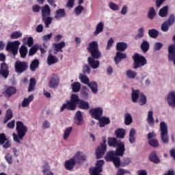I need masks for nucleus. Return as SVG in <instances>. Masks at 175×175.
Segmentation results:
<instances>
[{
    "mask_svg": "<svg viewBox=\"0 0 175 175\" xmlns=\"http://www.w3.org/2000/svg\"><path fill=\"white\" fill-rule=\"evenodd\" d=\"M108 146L110 147H117L116 151L108 152L105 157L107 162H113L116 167H120L121 160L118 157H124L125 152V144L120 141H117L114 137L108 138Z\"/></svg>",
    "mask_w": 175,
    "mask_h": 175,
    "instance_id": "f257e3e1",
    "label": "nucleus"
},
{
    "mask_svg": "<svg viewBox=\"0 0 175 175\" xmlns=\"http://www.w3.org/2000/svg\"><path fill=\"white\" fill-rule=\"evenodd\" d=\"M16 129L18 135L16 133L12 134L13 140L20 144L21 140L24 139L25 135H27V132H28V127H27L23 122L18 121L16 122Z\"/></svg>",
    "mask_w": 175,
    "mask_h": 175,
    "instance_id": "f03ea898",
    "label": "nucleus"
},
{
    "mask_svg": "<svg viewBox=\"0 0 175 175\" xmlns=\"http://www.w3.org/2000/svg\"><path fill=\"white\" fill-rule=\"evenodd\" d=\"M160 136L161 140L164 144L169 143V131H167V124L165 121L160 122Z\"/></svg>",
    "mask_w": 175,
    "mask_h": 175,
    "instance_id": "7ed1b4c3",
    "label": "nucleus"
},
{
    "mask_svg": "<svg viewBox=\"0 0 175 175\" xmlns=\"http://www.w3.org/2000/svg\"><path fill=\"white\" fill-rule=\"evenodd\" d=\"M133 59L134 61V69L142 68V66H144L147 64V59H146L144 56L139 53L134 54Z\"/></svg>",
    "mask_w": 175,
    "mask_h": 175,
    "instance_id": "20e7f679",
    "label": "nucleus"
},
{
    "mask_svg": "<svg viewBox=\"0 0 175 175\" xmlns=\"http://www.w3.org/2000/svg\"><path fill=\"white\" fill-rule=\"evenodd\" d=\"M20 44H21V42H20V41L18 40L10 42L7 44L5 49L7 51H10V53H12L13 55H17V53H18V47H20Z\"/></svg>",
    "mask_w": 175,
    "mask_h": 175,
    "instance_id": "39448f33",
    "label": "nucleus"
},
{
    "mask_svg": "<svg viewBox=\"0 0 175 175\" xmlns=\"http://www.w3.org/2000/svg\"><path fill=\"white\" fill-rule=\"evenodd\" d=\"M106 148H107V145H106V139H103V143H101L100 146L96 150V157L97 159H100V158L105 155Z\"/></svg>",
    "mask_w": 175,
    "mask_h": 175,
    "instance_id": "423d86ee",
    "label": "nucleus"
},
{
    "mask_svg": "<svg viewBox=\"0 0 175 175\" xmlns=\"http://www.w3.org/2000/svg\"><path fill=\"white\" fill-rule=\"evenodd\" d=\"M28 69V64L25 62L16 61L15 63V70L16 73H23Z\"/></svg>",
    "mask_w": 175,
    "mask_h": 175,
    "instance_id": "0eeeda50",
    "label": "nucleus"
},
{
    "mask_svg": "<svg viewBox=\"0 0 175 175\" xmlns=\"http://www.w3.org/2000/svg\"><path fill=\"white\" fill-rule=\"evenodd\" d=\"M89 113L93 118H95V120H98L100 118V117H102V114H103V108H102V107L93 108L90 109Z\"/></svg>",
    "mask_w": 175,
    "mask_h": 175,
    "instance_id": "6e6552de",
    "label": "nucleus"
},
{
    "mask_svg": "<svg viewBox=\"0 0 175 175\" xmlns=\"http://www.w3.org/2000/svg\"><path fill=\"white\" fill-rule=\"evenodd\" d=\"M168 61L175 65V44H171L168 46Z\"/></svg>",
    "mask_w": 175,
    "mask_h": 175,
    "instance_id": "1a4fd4ad",
    "label": "nucleus"
},
{
    "mask_svg": "<svg viewBox=\"0 0 175 175\" xmlns=\"http://www.w3.org/2000/svg\"><path fill=\"white\" fill-rule=\"evenodd\" d=\"M165 100L167 101V103L169 105V106L171 107H175V92L171 91L168 92L165 96Z\"/></svg>",
    "mask_w": 175,
    "mask_h": 175,
    "instance_id": "9d476101",
    "label": "nucleus"
},
{
    "mask_svg": "<svg viewBox=\"0 0 175 175\" xmlns=\"http://www.w3.org/2000/svg\"><path fill=\"white\" fill-rule=\"evenodd\" d=\"M72 159H74L75 163H81V162L87 161V156L82 152H77Z\"/></svg>",
    "mask_w": 175,
    "mask_h": 175,
    "instance_id": "9b49d317",
    "label": "nucleus"
},
{
    "mask_svg": "<svg viewBox=\"0 0 175 175\" xmlns=\"http://www.w3.org/2000/svg\"><path fill=\"white\" fill-rule=\"evenodd\" d=\"M50 88H55L59 84V77L57 75H53L49 80Z\"/></svg>",
    "mask_w": 175,
    "mask_h": 175,
    "instance_id": "f8f14e48",
    "label": "nucleus"
},
{
    "mask_svg": "<svg viewBox=\"0 0 175 175\" xmlns=\"http://www.w3.org/2000/svg\"><path fill=\"white\" fill-rule=\"evenodd\" d=\"M66 17V11L64 8H59L55 10L54 18L55 20H61V18H65Z\"/></svg>",
    "mask_w": 175,
    "mask_h": 175,
    "instance_id": "ddd939ff",
    "label": "nucleus"
},
{
    "mask_svg": "<svg viewBox=\"0 0 175 175\" xmlns=\"http://www.w3.org/2000/svg\"><path fill=\"white\" fill-rule=\"evenodd\" d=\"M105 29V23L100 21L98 22L96 27H95V30L93 32V35L94 36H98L100 33H102L103 32V30Z\"/></svg>",
    "mask_w": 175,
    "mask_h": 175,
    "instance_id": "4468645a",
    "label": "nucleus"
},
{
    "mask_svg": "<svg viewBox=\"0 0 175 175\" xmlns=\"http://www.w3.org/2000/svg\"><path fill=\"white\" fill-rule=\"evenodd\" d=\"M0 144L3 146L4 148H9L12 146L10 141L6 139V135L4 133L0 134Z\"/></svg>",
    "mask_w": 175,
    "mask_h": 175,
    "instance_id": "2eb2a0df",
    "label": "nucleus"
},
{
    "mask_svg": "<svg viewBox=\"0 0 175 175\" xmlns=\"http://www.w3.org/2000/svg\"><path fill=\"white\" fill-rule=\"evenodd\" d=\"M88 62L89 64V66H90L92 69H98V68H99V65H100L99 60L91 57L88 58Z\"/></svg>",
    "mask_w": 175,
    "mask_h": 175,
    "instance_id": "dca6fc26",
    "label": "nucleus"
},
{
    "mask_svg": "<svg viewBox=\"0 0 175 175\" xmlns=\"http://www.w3.org/2000/svg\"><path fill=\"white\" fill-rule=\"evenodd\" d=\"M74 121L75 124L79 126H81L83 124H84V120L83 119V113L81 111H78L76 112Z\"/></svg>",
    "mask_w": 175,
    "mask_h": 175,
    "instance_id": "f3484780",
    "label": "nucleus"
},
{
    "mask_svg": "<svg viewBox=\"0 0 175 175\" xmlns=\"http://www.w3.org/2000/svg\"><path fill=\"white\" fill-rule=\"evenodd\" d=\"M53 46L55 49V54L57 53H62V49H64L66 46V43L64 41H61L59 43H54Z\"/></svg>",
    "mask_w": 175,
    "mask_h": 175,
    "instance_id": "a211bd4d",
    "label": "nucleus"
},
{
    "mask_svg": "<svg viewBox=\"0 0 175 175\" xmlns=\"http://www.w3.org/2000/svg\"><path fill=\"white\" fill-rule=\"evenodd\" d=\"M80 99H79V96L76 94H72L70 97V101H69V104L71 107L75 110L76 109V106L79 105V102H80Z\"/></svg>",
    "mask_w": 175,
    "mask_h": 175,
    "instance_id": "6ab92c4d",
    "label": "nucleus"
},
{
    "mask_svg": "<svg viewBox=\"0 0 175 175\" xmlns=\"http://www.w3.org/2000/svg\"><path fill=\"white\" fill-rule=\"evenodd\" d=\"M41 14L42 17H47L51 15V8L49 4H46L41 8Z\"/></svg>",
    "mask_w": 175,
    "mask_h": 175,
    "instance_id": "aec40b11",
    "label": "nucleus"
},
{
    "mask_svg": "<svg viewBox=\"0 0 175 175\" xmlns=\"http://www.w3.org/2000/svg\"><path fill=\"white\" fill-rule=\"evenodd\" d=\"M146 122L148 124L149 126H154L155 125V120L154 119V111H148Z\"/></svg>",
    "mask_w": 175,
    "mask_h": 175,
    "instance_id": "412c9836",
    "label": "nucleus"
},
{
    "mask_svg": "<svg viewBox=\"0 0 175 175\" xmlns=\"http://www.w3.org/2000/svg\"><path fill=\"white\" fill-rule=\"evenodd\" d=\"M0 75H2L4 79H8V76H9V70L7 64L2 63L1 64Z\"/></svg>",
    "mask_w": 175,
    "mask_h": 175,
    "instance_id": "4be33fe9",
    "label": "nucleus"
},
{
    "mask_svg": "<svg viewBox=\"0 0 175 175\" xmlns=\"http://www.w3.org/2000/svg\"><path fill=\"white\" fill-rule=\"evenodd\" d=\"M140 95H142V93H140V90H133L131 92L132 102H133V103H136V102L139 100V98H140Z\"/></svg>",
    "mask_w": 175,
    "mask_h": 175,
    "instance_id": "5701e85b",
    "label": "nucleus"
},
{
    "mask_svg": "<svg viewBox=\"0 0 175 175\" xmlns=\"http://www.w3.org/2000/svg\"><path fill=\"white\" fill-rule=\"evenodd\" d=\"M75 165H76V162L75 161L73 157L66 160L64 163V166L67 170H72V169L75 167Z\"/></svg>",
    "mask_w": 175,
    "mask_h": 175,
    "instance_id": "b1692460",
    "label": "nucleus"
},
{
    "mask_svg": "<svg viewBox=\"0 0 175 175\" xmlns=\"http://www.w3.org/2000/svg\"><path fill=\"white\" fill-rule=\"evenodd\" d=\"M98 49L99 44H98V42L92 41L90 43H89L87 50L88 53H91L92 51H94L95 50H98Z\"/></svg>",
    "mask_w": 175,
    "mask_h": 175,
    "instance_id": "393cba45",
    "label": "nucleus"
},
{
    "mask_svg": "<svg viewBox=\"0 0 175 175\" xmlns=\"http://www.w3.org/2000/svg\"><path fill=\"white\" fill-rule=\"evenodd\" d=\"M97 120H98V125L100 128H104L105 125L110 124V119L107 117H100Z\"/></svg>",
    "mask_w": 175,
    "mask_h": 175,
    "instance_id": "a878e982",
    "label": "nucleus"
},
{
    "mask_svg": "<svg viewBox=\"0 0 175 175\" xmlns=\"http://www.w3.org/2000/svg\"><path fill=\"white\" fill-rule=\"evenodd\" d=\"M126 58V54L122 53L121 52H117L116 53V56L114 57V61L116 65L118 64H120L121 62L122 59H125Z\"/></svg>",
    "mask_w": 175,
    "mask_h": 175,
    "instance_id": "bb28decb",
    "label": "nucleus"
},
{
    "mask_svg": "<svg viewBox=\"0 0 175 175\" xmlns=\"http://www.w3.org/2000/svg\"><path fill=\"white\" fill-rule=\"evenodd\" d=\"M46 62L48 65L51 66V65H54V64H57V62H58V58L52 54H49L47 57Z\"/></svg>",
    "mask_w": 175,
    "mask_h": 175,
    "instance_id": "cd10ccee",
    "label": "nucleus"
},
{
    "mask_svg": "<svg viewBox=\"0 0 175 175\" xmlns=\"http://www.w3.org/2000/svg\"><path fill=\"white\" fill-rule=\"evenodd\" d=\"M136 76H137V72L135 70L129 69L126 71V77L130 79V80H135Z\"/></svg>",
    "mask_w": 175,
    "mask_h": 175,
    "instance_id": "c85d7f7f",
    "label": "nucleus"
},
{
    "mask_svg": "<svg viewBox=\"0 0 175 175\" xmlns=\"http://www.w3.org/2000/svg\"><path fill=\"white\" fill-rule=\"evenodd\" d=\"M33 100V95H30L27 98L23 99L22 102V107H28L29 103Z\"/></svg>",
    "mask_w": 175,
    "mask_h": 175,
    "instance_id": "c756f323",
    "label": "nucleus"
},
{
    "mask_svg": "<svg viewBox=\"0 0 175 175\" xmlns=\"http://www.w3.org/2000/svg\"><path fill=\"white\" fill-rule=\"evenodd\" d=\"M78 106L79 109H82V110H88L90 109V103L83 100L79 101Z\"/></svg>",
    "mask_w": 175,
    "mask_h": 175,
    "instance_id": "7c9ffc66",
    "label": "nucleus"
},
{
    "mask_svg": "<svg viewBox=\"0 0 175 175\" xmlns=\"http://www.w3.org/2000/svg\"><path fill=\"white\" fill-rule=\"evenodd\" d=\"M93 94H98V83L95 81L89 82L88 85Z\"/></svg>",
    "mask_w": 175,
    "mask_h": 175,
    "instance_id": "2f4dec72",
    "label": "nucleus"
},
{
    "mask_svg": "<svg viewBox=\"0 0 175 175\" xmlns=\"http://www.w3.org/2000/svg\"><path fill=\"white\" fill-rule=\"evenodd\" d=\"M89 53L91 54L92 58H94L95 59H99V58H102V52L99 51V49Z\"/></svg>",
    "mask_w": 175,
    "mask_h": 175,
    "instance_id": "473e14b6",
    "label": "nucleus"
},
{
    "mask_svg": "<svg viewBox=\"0 0 175 175\" xmlns=\"http://www.w3.org/2000/svg\"><path fill=\"white\" fill-rule=\"evenodd\" d=\"M141 50H142L143 53H147V51L150 50V43H148L147 40H142L141 44Z\"/></svg>",
    "mask_w": 175,
    "mask_h": 175,
    "instance_id": "72a5a7b5",
    "label": "nucleus"
},
{
    "mask_svg": "<svg viewBox=\"0 0 175 175\" xmlns=\"http://www.w3.org/2000/svg\"><path fill=\"white\" fill-rule=\"evenodd\" d=\"M73 128L72 126L66 128L63 134V139L64 140H68L69 139V136H70V133H72Z\"/></svg>",
    "mask_w": 175,
    "mask_h": 175,
    "instance_id": "f704fd0d",
    "label": "nucleus"
},
{
    "mask_svg": "<svg viewBox=\"0 0 175 175\" xmlns=\"http://www.w3.org/2000/svg\"><path fill=\"white\" fill-rule=\"evenodd\" d=\"M42 21L45 24L46 28H49L51 24L53 23V18L50 16H43Z\"/></svg>",
    "mask_w": 175,
    "mask_h": 175,
    "instance_id": "c9c22d12",
    "label": "nucleus"
},
{
    "mask_svg": "<svg viewBox=\"0 0 175 175\" xmlns=\"http://www.w3.org/2000/svg\"><path fill=\"white\" fill-rule=\"evenodd\" d=\"M22 41L23 42L24 44H27L29 47H32V46H33V38L32 37L23 38Z\"/></svg>",
    "mask_w": 175,
    "mask_h": 175,
    "instance_id": "e433bc0d",
    "label": "nucleus"
},
{
    "mask_svg": "<svg viewBox=\"0 0 175 175\" xmlns=\"http://www.w3.org/2000/svg\"><path fill=\"white\" fill-rule=\"evenodd\" d=\"M168 10L169 6H164L163 8L159 10V16H160V17H166V16H167Z\"/></svg>",
    "mask_w": 175,
    "mask_h": 175,
    "instance_id": "4c0bfd02",
    "label": "nucleus"
},
{
    "mask_svg": "<svg viewBox=\"0 0 175 175\" xmlns=\"http://www.w3.org/2000/svg\"><path fill=\"white\" fill-rule=\"evenodd\" d=\"M128 45L125 42H118L116 44V50H118V51H125Z\"/></svg>",
    "mask_w": 175,
    "mask_h": 175,
    "instance_id": "58836bf2",
    "label": "nucleus"
},
{
    "mask_svg": "<svg viewBox=\"0 0 175 175\" xmlns=\"http://www.w3.org/2000/svg\"><path fill=\"white\" fill-rule=\"evenodd\" d=\"M21 58H25L27 54H28V48L25 45H22L19 49Z\"/></svg>",
    "mask_w": 175,
    "mask_h": 175,
    "instance_id": "ea45409f",
    "label": "nucleus"
},
{
    "mask_svg": "<svg viewBox=\"0 0 175 175\" xmlns=\"http://www.w3.org/2000/svg\"><path fill=\"white\" fill-rule=\"evenodd\" d=\"M133 121V119L132 118V115L129 113H126L124 114V123L125 125H131Z\"/></svg>",
    "mask_w": 175,
    "mask_h": 175,
    "instance_id": "a19ab883",
    "label": "nucleus"
},
{
    "mask_svg": "<svg viewBox=\"0 0 175 175\" xmlns=\"http://www.w3.org/2000/svg\"><path fill=\"white\" fill-rule=\"evenodd\" d=\"M12 118L13 112L12 111V109H8L5 113V117L3 120L4 124H6V122H8V121H9L10 120H12Z\"/></svg>",
    "mask_w": 175,
    "mask_h": 175,
    "instance_id": "79ce46f5",
    "label": "nucleus"
},
{
    "mask_svg": "<svg viewBox=\"0 0 175 175\" xmlns=\"http://www.w3.org/2000/svg\"><path fill=\"white\" fill-rule=\"evenodd\" d=\"M137 102L139 103L140 106H144V105L147 104V97L144 94L141 93Z\"/></svg>",
    "mask_w": 175,
    "mask_h": 175,
    "instance_id": "37998d69",
    "label": "nucleus"
},
{
    "mask_svg": "<svg viewBox=\"0 0 175 175\" xmlns=\"http://www.w3.org/2000/svg\"><path fill=\"white\" fill-rule=\"evenodd\" d=\"M79 79L83 84H86L87 85L90 84V79L83 74H79Z\"/></svg>",
    "mask_w": 175,
    "mask_h": 175,
    "instance_id": "c03bdc74",
    "label": "nucleus"
},
{
    "mask_svg": "<svg viewBox=\"0 0 175 175\" xmlns=\"http://www.w3.org/2000/svg\"><path fill=\"white\" fill-rule=\"evenodd\" d=\"M38 68H39V60L36 59L33 60L30 64L31 71L35 72Z\"/></svg>",
    "mask_w": 175,
    "mask_h": 175,
    "instance_id": "a18cd8bd",
    "label": "nucleus"
},
{
    "mask_svg": "<svg viewBox=\"0 0 175 175\" xmlns=\"http://www.w3.org/2000/svg\"><path fill=\"white\" fill-rule=\"evenodd\" d=\"M149 159L151 161V162H153L154 163H159V158L157 157V152H152L150 156Z\"/></svg>",
    "mask_w": 175,
    "mask_h": 175,
    "instance_id": "49530a36",
    "label": "nucleus"
},
{
    "mask_svg": "<svg viewBox=\"0 0 175 175\" xmlns=\"http://www.w3.org/2000/svg\"><path fill=\"white\" fill-rule=\"evenodd\" d=\"M83 12H84V6L81 5H78L74 9V13L77 16H80Z\"/></svg>",
    "mask_w": 175,
    "mask_h": 175,
    "instance_id": "de8ad7c7",
    "label": "nucleus"
},
{
    "mask_svg": "<svg viewBox=\"0 0 175 175\" xmlns=\"http://www.w3.org/2000/svg\"><path fill=\"white\" fill-rule=\"evenodd\" d=\"M71 88L72 90V92H79L80 91V88H81V83L79 82H74L71 85Z\"/></svg>",
    "mask_w": 175,
    "mask_h": 175,
    "instance_id": "09e8293b",
    "label": "nucleus"
},
{
    "mask_svg": "<svg viewBox=\"0 0 175 175\" xmlns=\"http://www.w3.org/2000/svg\"><path fill=\"white\" fill-rule=\"evenodd\" d=\"M116 137L119 139H124L125 136V130L122 129H118L115 131Z\"/></svg>",
    "mask_w": 175,
    "mask_h": 175,
    "instance_id": "8fccbe9b",
    "label": "nucleus"
},
{
    "mask_svg": "<svg viewBox=\"0 0 175 175\" xmlns=\"http://www.w3.org/2000/svg\"><path fill=\"white\" fill-rule=\"evenodd\" d=\"M148 35L150 38H153V39H155L156 38H158V36L159 35V31L155 29H152L148 30Z\"/></svg>",
    "mask_w": 175,
    "mask_h": 175,
    "instance_id": "3c124183",
    "label": "nucleus"
},
{
    "mask_svg": "<svg viewBox=\"0 0 175 175\" xmlns=\"http://www.w3.org/2000/svg\"><path fill=\"white\" fill-rule=\"evenodd\" d=\"M36 85V81L35 79L31 78L29 84L28 92H32L35 90V86Z\"/></svg>",
    "mask_w": 175,
    "mask_h": 175,
    "instance_id": "603ef678",
    "label": "nucleus"
},
{
    "mask_svg": "<svg viewBox=\"0 0 175 175\" xmlns=\"http://www.w3.org/2000/svg\"><path fill=\"white\" fill-rule=\"evenodd\" d=\"M144 37V27H142L138 29V33L135 37L136 40H139V39H142V38Z\"/></svg>",
    "mask_w": 175,
    "mask_h": 175,
    "instance_id": "864d4df0",
    "label": "nucleus"
},
{
    "mask_svg": "<svg viewBox=\"0 0 175 175\" xmlns=\"http://www.w3.org/2000/svg\"><path fill=\"white\" fill-rule=\"evenodd\" d=\"M108 6L111 10H113L114 12H118L120 10V5L114 2H109Z\"/></svg>",
    "mask_w": 175,
    "mask_h": 175,
    "instance_id": "5fc2aeb1",
    "label": "nucleus"
},
{
    "mask_svg": "<svg viewBox=\"0 0 175 175\" xmlns=\"http://www.w3.org/2000/svg\"><path fill=\"white\" fill-rule=\"evenodd\" d=\"M21 36H23V32L21 31H14L10 35L11 39H19Z\"/></svg>",
    "mask_w": 175,
    "mask_h": 175,
    "instance_id": "6e6d98bb",
    "label": "nucleus"
},
{
    "mask_svg": "<svg viewBox=\"0 0 175 175\" xmlns=\"http://www.w3.org/2000/svg\"><path fill=\"white\" fill-rule=\"evenodd\" d=\"M148 144L150 145V146L153 147L154 148L159 147V142H158V139L155 138L153 139H150L148 141Z\"/></svg>",
    "mask_w": 175,
    "mask_h": 175,
    "instance_id": "4d7b16f0",
    "label": "nucleus"
},
{
    "mask_svg": "<svg viewBox=\"0 0 175 175\" xmlns=\"http://www.w3.org/2000/svg\"><path fill=\"white\" fill-rule=\"evenodd\" d=\"M155 16H157V13L155 12V9H154V8H150L149 9V11L148 12V18H150V20H152Z\"/></svg>",
    "mask_w": 175,
    "mask_h": 175,
    "instance_id": "13d9d810",
    "label": "nucleus"
},
{
    "mask_svg": "<svg viewBox=\"0 0 175 175\" xmlns=\"http://www.w3.org/2000/svg\"><path fill=\"white\" fill-rule=\"evenodd\" d=\"M65 109H67L68 110H74L72 107L69 103V101H67V103L63 104V105L60 108V111L62 112Z\"/></svg>",
    "mask_w": 175,
    "mask_h": 175,
    "instance_id": "bf43d9fd",
    "label": "nucleus"
},
{
    "mask_svg": "<svg viewBox=\"0 0 175 175\" xmlns=\"http://www.w3.org/2000/svg\"><path fill=\"white\" fill-rule=\"evenodd\" d=\"M65 109H67L68 110H74L72 107L69 103V101H67V103L63 104V105L60 108V111L62 112Z\"/></svg>",
    "mask_w": 175,
    "mask_h": 175,
    "instance_id": "052dcab7",
    "label": "nucleus"
},
{
    "mask_svg": "<svg viewBox=\"0 0 175 175\" xmlns=\"http://www.w3.org/2000/svg\"><path fill=\"white\" fill-rule=\"evenodd\" d=\"M7 96H12L14 94H16V88L13 87H10L7 88L5 91Z\"/></svg>",
    "mask_w": 175,
    "mask_h": 175,
    "instance_id": "680f3d73",
    "label": "nucleus"
},
{
    "mask_svg": "<svg viewBox=\"0 0 175 175\" xmlns=\"http://www.w3.org/2000/svg\"><path fill=\"white\" fill-rule=\"evenodd\" d=\"M174 21H175V16L173 14H170L168 19L165 21V22L171 27L172 25H173V24H174Z\"/></svg>",
    "mask_w": 175,
    "mask_h": 175,
    "instance_id": "e2e57ef3",
    "label": "nucleus"
},
{
    "mask_svg": "<svg viewBox=\"0 0 175 175\" xmlns=\"http://www.w3.org/2000/svg\"><path fill=\"white\" fill-rule=\"evenodd\" d=\"M38 50H39V46L38 44H35L30 49L29 55H33Z\"/></svg>",
    "mask_w": 175,
    "mask_h": 175,
    "instance_id": "0e129e2a",
    "label": "nucleus"
},
{
    "mask_svg": "<svg viewBox=\"0 0 175 175\" xmlns=\"http://www.w3.org/2000/svg\"><path fill=\"white\" fill-rule=\"evenodd\" d=\"M171 27L166 21L162 23L161 29L163 32H167L169 31V27Z\"/></svg>",
    "mask_w": 175,
    "mask_h": 175,
    "instance_id": "69168bd1",
    "label": "nucleus"
},
{
    "mask_svg": "<svg viewBox=\"0 0 175 175\" xmlns=\"http://www.w3.org/2000/svg\"><path fill=\"white\" fill-rule=\"evenodd\" d=\"M5 159L7 161L9 165H12L13 163V155L10 153H7L5 156Z\"/></svg>",
    "mask_w": 175,
    "mask_h": 175,
    "instance_id": "338daca9",
    "label": "nucleus"
},
{
    "mask_svg": "<svg viewBox=\"0 0 175 175\" xmlns=\"http://www.w3.org/2000/svg\"><path fill=\"white\" fill-rule=\"evenodd\" d=\"M128 5H124L121 9L120 14L122 16H126V14H128Z\"/></svg>",
    "mask_w": 175,
    "mask_h": 175,
    "instance_id": "774afa93",
    "label": "nucleus"
}]
</instances>
